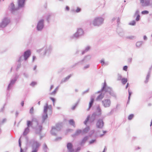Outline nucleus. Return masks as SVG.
Returning <instances> with one entry per match:
<instances>
[{"instance_id": "1", "label": "nucleus", "mask_w": 152, "mask_h": 152, "mask_svg": "<svg viewBox=\"0 0 152 152\" xmlns=\"http://www.w3.org/2000/svg\"><path fill=\"white\" fill-rule=\"evenodd\" d=\"M27 128L31 127L33 129L35 130L36 134H40L42 130V125H39L38 120L34 118H32L31 121L28 120L27 121Z\"/></svg>"}, {"instance_id": "2", "label": "nucleus", "mask_w": 152, "mask_h": 152, "mask_svg": "<svg viewBox=\"0 0 152 152\" xmlns=\"http://www.w3.org/2000/svg\"><path fill=\"white\" fill-rule=\"evenodd\" d=\"M26 0H18V7L15 8L14 4L12 3L9 6V8L12 13L16 15L18 13L19 8H23L24 7Z\"/></svg>"}, {"instance_id": "3", "label": "nucleus", "mask_w": 152, "mask_h": 152, "mask_svg": "<svg viewBox=\"0 0 152 152\" xmlns=\"http://www.w3.org/2000/svg\"><path fill=\"white\" fill-rule=\"evenodd\" d=\"M104 91L105 92L108 93L111 96L114 97L115 99L116 98L117 96L116 94L114 92L112 88L107 86L105 82L104 83V85L101 89L97 92V93H101Z\"/></svg>"}, {"instance_id": "4", "label": "nucleus", "mask_w": 152, "mask_h": 152, "mask_svg": "<svg viewBox=\"0 0 152 152\" xmlns=\"http://www.w3.org/2000/svg\"><path fill=\"white\" fill-rule=\"evenodd\" d=\"M49 110V111L52 112V107L51 105H48V103L45 104V105L44 107L43 113L42 115V123L43 124L45 121V120L48 118V115L47 114L48 110Z\"/></svg>"}, {"instance_id": "5", "label": "nucleus", "mask_w": 152, "mask_h": 152, "mask_svg": "<svg viewBox=\"0 0 152 152\" xmlns=\"http://www.w3.org/2000/svg\"><path fill=\"white\" fill-rule=\"evenodd\" d=\"M52 47L51 45L44 47L42 48L37 50L38 52H41V54L43 56L46 55L48 56L51 53Z\"/></svg>"}, {"instance_id": "6", "label": "nucleus", "mask_w": 152, "mask_h": 152, "mask_svg": "<svg viewBox=\"0 0 152 152\" xmlns=\"http://www.w3.org/2000/svg\"><path fill=\"white\" fill-rule=\"evenodd\" d=\"M84 33V31L82 28H78L77 31L73 35L70 36L69 37V38L71 39H78L83 35Z\"/></svg>"}, {"instance_id": "7", "label": "nucleus", "mask_w": 152, "mask_h": 152, "mask_svg": "<svg viewBox=\"0 0 152 152\" xmlns=\"http://www.w3.org/2000/svg\"><path fill=\"white\" fill-rule=\"evenodd\" d=\"M29 143L31 145L32 149L31 152H37L39 147L41 146V144L39 142L34 139L31 140Z\"/></svg>"}, {"instance_id": "8", "label": "nucleus", "mask_w": 152, "mask_h": 152, "mask_svg": "<svg viewBox=\"0 0 152 152\" xmlns=\"http://www.w3.org/2000/svg\"><path fill=\"white\" fill-rule=\"evenodd\" d=\"M104 21V18L102 17H96L93 20L92 22L90 21V25L92 23L94 26H99L102 24Z\"/></svg>"}, {"instance_id": "9", "label": "nucleus", "mask_w": 152, "mask_h": 152, "mask_svg": "<svg viewBox=\"0 0 152 152\" xmlns=\"http://www.w3.org/2000/svg\"><path fill=\"white\" fill-rule=\"evenodd\" d=\"M61 128V125L60 124H56V126H53L50 131L52 135L56 136V133L60 131Z\"/></svg>"}, {"instance_id": "10", "label": "nucleus", "mask_w": 152, "mask_h": 152, "mask_svg": "<svg viewBox=\"0 0 152 152\" xmlns=\"http://www.w3.org/2000/svg\"><path fill=\"white\" fill-rule=\"evenodd\" d=\"M96 117L97 116L96 114V113H93L91 117L90 115H88L86 119L84 122V124L86 125L88 121H89L90 123L93 122L95 120Z\"/></svg>"}, {"instance_id": "11", "label": "nucleus", "mask_w": 152, "mask_h": 152, "mask_svg": "<svg viewBox=\"0 0 152 152\" xmlns=\"http://www.w3.org/2000/svg\"><path fill=\"white\" fill-rule=\"evenodd\" d=\"M104 118V117H102L97 120L96 123V126L97 128L102 129L103 128L104 125L103 119Z\"/></svg>"}, {"instance_id": "12", "label": "nucleus", "mask_w": 152, "mask_h": 152, "mask_svg": "<svg viewBox=\"0 0 152 152\" xmlns=\"http://www.w3.org/2000/svg\"><path fill=\"white\" fill-rule=\"evenodd\" d=\"M10 22V19L5 17L2 19V21L0 23V28H4L7 26Z\"/></svg>"}, {"instance_id": "13", "label": "nucleus", "mask_w": 152, "mask_h": 152, "mask_svg": "<svg viewBox=\"0 0 152 152\" xmlns=\"http://www.w3.org/2000/svg\"><path fill=\"white\" fill-rule=\"evenodd\" d=\"M44 20L43 19L40 20L38 22L36 28L38 31H41L44 26Z\"/></svg>"}, {"instance_id": "14", "label": "nucleus", "mask_w": 152, "mask_h": 152, "mask_svg": "<svg viewBox=\"0 0 152 152\" xmlns=\"http://www.w3.org/2000/svg\"><path fill=\"white\" fill-rule=\"evenodd\" d=\"M102 103L104 107H108L110 106L111 101L110 99H105L102 100Z\"/></svg>"}, {"instance_id": "15", "label": "nucleus", "mask_w": 152, "mask_h": 152, "mask_svg": "<svg viewBox=\"0 0 152 152\" xmlns=\"http://www.w3.org/2000/svg\"><path fill=\"white\" fill-rule=\"evenodd\" d=\"M31 54V53L30 50H28L25 51L24 53L23 56L24 59L26 61L29 57Z\"/></svg>"}, {"instance_id": "16", "label": "nucleus", "mask_w": 152, "mask_h": 152, "mask_svg": "<svg viewBox=\"0 0 152 152\" xmlns=\"http://www.w3.org/2000/svg\"><path fill=\"white\" fill-rule=\"evenodd\" d=\"M116 31L118 35L121 37H124L125 35V32L123 29L120 28H118Z\"/></svg>"}, {"instance_id": "17", "label": "nucleus", "mask_w": 152, "mask_h": 152, "mask_svg": "<svg viewBox=\"0 0 152 152\" xmlns=\"http://www.w3.org/2000/svg\"><path fill=\"white\" fill-rule=\"evenodd\" d=\"M91 58V56L90 55H88L85 56L84 58L81 60L80 61L81 64H83L84 61L87 62L89 61Z\"/></svg>"}, {"instance_id": "18", "label": "nucleus", "mask_w": 152, "mask_h": 152, "mask_svg": "<svg viewBox=\"0 0 152 152\" xmlns=\"http://www.w3.org/2000/svg\"><path fill=\"white\" fill-rule=\"evenodd\" d=\"M89 138L88 136H85L79 142V144L81 146H83Z\"/></svg>"}, {"instance_id": "19", "label": "nucleus", "mask_w": 152, "mask_h": 152, "mask_svg": "<svg viewBox=\"0 0 152 152\" xmlns=\"http://www.w3.org/2000/svg\"><path fill=\"white\" fill-rule=\"evenodd\" d=\"M16 82V81L13 79H11L10 81V82L8 86L7 90L9 91L11 89L13 86L15 84Z\"/></svg>"}, {"instance_id": "20", "label": "nucleus", "mask_w": 152, "mask_h": 152, "mask_svg": "<svg viewBox=\"0 0 152 152\" xmlns=\"http://www.w3.org/2000/svg\"><path fill=\"white\" fill-rule=\"evenodd\" d=\"M67 147L69 152H74V150L73 148V145L71 143H68L67 145Z\"/></svg>"}, {"instance_id": "21", "label": "nucleus", "mask_w": 152, "mask_h": 152, "mask_svg": "<svg viewBox=\"0 0 152 152\" xmlns=\"http://www.w3.org/2000/svg\"><path fill=\"white\" fill-rule=\"evenodd\" d=\"M94 113H96L97 116L99 117L102 114V110L99 106H98L96 107V111Z\"/></svg>"}, {"instance_id": "22", "label": "nucleus", "mask_w": 152, "mask_h": 152, "mask_svg": "<svg viewBox=\"0 0 152 152\" xmlns=\"http://www.w3.org/2000/svg\"><path fill=\"white\" fill-rule=\"evenodd\" d=\"M94 98L92 97H91V101L89 104V107L87 109V110H89L90 108L92 107L94 101Z\"/></svg>"}, {"instance_id": "23", "label": "nucleus", "mask_w": 152, "mask_h": 152, "mask_svg": "<svg viewBox=\"0 0 152 152\" xmlns=\"http://www.w3.org/2000/svg\"><path fill=\"white\" fill-rule=\"evenodd\" d=\"M81 133H82V130L81 129H78L76 130L75 134L72 135L73 137L78 136Z\"/></svg>"}, {"instance_id": "24", "label": "nucleus", "mask_w": 152, "mask_h": 152, "mask_svg": "<svg viewBox=\"0 0 152 152\" xmlns=\"http://www.w3.org/2000/svg\"><path fill=\"white\" fill-rule=\"evenodd\" d=\"M72 74H70L69 75L66 77L64 78V79H63L61 82V83L62 84L63 83L65 82L66 81L68 80L72 76Z\"/></svg>"}, {"instance_id": "25", "label": "nucleus", "mask_w": 152, "mask_h": 152, "mask_svg": "<svg viewBox=\"0 0 152 152\" xmlns=\"http://www.w3.org/2000/svg\"><path fill=\"white\" fill-rule=\"evenodd\" d=\"M104 94H102V93H101L96 98V101H99L100 100H102L104 96Z\"/></svg>"}, {"instance_id": "26", "label": "nucleus", "mask_w": 152, "mask_h": 152, "mask_svg": "<svg viewBox=\"0 0 152 152\" xmlns=\"http://www.w3.org/2000/svg\"><path fill=\"white\" fill-rule=\"evenodd\" d=\"M91 48L90 46H87L86 47L85 49L84 50H83L82 51V55H83L84 54L86 53L88 51H89Z\"/></svg>"}, {"instance_id": "27", "label": "nucleus", "mask_w": 152, "mask_h": 152, "mask_svg": "<svg viewBox=\"0 0 152 152\" xmlns=\"http://www.w3.org/2000/svg\"><path fill=\"white\" fill-rule=\"evenodd\" d=\"M90 129V128L89 126H87L83 130H82V134H86L88 132Z\"/></svg>"}, {"instance_id": "28", "label": "nucleus", "mask_w": 152, "mask_h": 152, "mask_svg": "<svg viewBox=\"0 0 152 152\" xmlns=\"http://www.w3.org/2000/svg\"><path fill=\"white\" fill-rule=\"evenodd\" d=\"M149 0H145V3L142 4V6H148L150 4Z\"/></svg>"}, {"instance_id": "29", "label": "nucleus", "mask_w": 152, "mask_h": 152, "mask_svg": "<svg viewBox=\"0 0 152 152\" xmlns=\"http://www.w3.org/2000/svg\"><path fill=\"white\" fill-rule=\"evenodd\" d=\"M42 148L44 152H47L48 150H49V149L45 143H44L42 146Z\"/></svg>"}, {"instance_id": "30", "label": "nucleus", "mask_w": 152, "mask_h": 152, "mask_svg": "<svg viewBox=\"0 0 152 152\" xmlns=\"http://www.w3.org/2000/svg\"><path fill=\"white\" fill-rule=\"evenodd\" d=\"M29 132V128L26 127L23 132V135L25 136Z\"/></svg>"}, {"instance_id": "31", "label": "nucleus", "mask_w": 152, "mask_h": 152, "mask_svg": "<svg viewBox=\"0 0 152 152\" xmlns=\"http://www.w3.org/2000/svg\"><path fill=\"white\" fill-rule=\"evenodd\" d=\"M143 42L142 41L137 42H136V45L138 48H139L143 44Z\"/></svg>"}, {"instance_id": "32", "label": "nucleus", "mask_w": 152, "mask_h": 152, "mask_svg": "<svg viewBox=\"0 0 152 152\" xmlns=\"http://www.w3.org/2000/svg\"><path fill=\"white\" fill-rule=\"evenodd\" d=\"M69 123L71 125L73 126L74 127H75V122L73 119H70L69 121Z\"/></svg>"}, {"instance_id": "33", "label": "nucleus", "mask_w": 152, "mask_h": 152, "mask_svg": "<svg viewBox=\"0 0 152 152\" xmlns=\"http://www.w3.org/2000/svg\"><path fill=\"white\" fill-rule=\"evenodd\" d=\"M52 16V14L50 13L48 14L46 18V20L48 23H49L50 20Z\"/></svg>"}, {"instance_id": "34", "label": "nucleus", "mask_w": 152, "mask_h": 152, "mask_svg": "<svg viewBox=\"0 0 152 152\" xmlns=\"http://www.w3.org/2000/svg\"><path fill=\"white\" fill-rule=\"evenodd\" d=\"M150 75H151L150 71L148 72V75L146 77V80L145 81V83H147V82H148L149 79V77L150 76Z\"/></svg>"}, {"instance_id": "35", "label": "nucleus", "mask_w": 152, "mask_h": 152, "mask_svg": "<svg viewBox=\"0 0 152 152\" xmlns=\"http://www.w3.org/2000/svg\"><path fill=\"white\" fill-rule=\"evenodd\" d=\"M81 10V8L79 7H77L75 11V10L74 9H72L71 10V11L73 12H76L78 13L80 12Z\"/></svg>"}, {"instance_id": "36", "label": "nucleus", "mask_w": 152, "mask_h": 152, "mask_svg": "<svg viewBox=\"0 0 152 152\" xmlns=\"http://www.w3.org/2000/svg\"><path fill=\"white\" fill-rule=\"evenodd\" d=\"M82 65L81 64V62L80 61H78L77 63H75L74 64L71 66L72 68H73L75 67L77 65Z\"/></svg>"}, {"instance_id": "37", "label": "nucleus", "mask_w": 152, "mask_h": 152, "mask_svg": "<svg viewBox=\"0 0 152 152\" xmlns=\"http://www.w3.org/2000/svg\"><path fill=\"white\" fill-rule=\"evenodd\" d=\"M121 82L124 85L127 82V79L126 78H123L121 79Z\"/></svg>"}, {"instance_id": "38", "label": "nucleus", "mask_w": 152, "mask_h": 152, "mask_svg": "<svg viewBox=\"0 0 152 152\" xmlns=\"http://www.w3.org/2000/svg\"><path fill=\"white\" fill-rule=\"evenodd\" d=\"M128 92H129V96H128V101L127 102V104H128L129 102V100L130 99L131 95L132 94V92L130 91L129 89H128Z\"/></svg>"}, {"instance_id": "39", "label": "nucleus", "mask_w": 152, "mask_h": 152, "mask_svg": "<svg viewBox=\"0 0 152 152\" xmlns=\"http://www.w3.org/2000/svg\"><path fill=\"white\" fill-rule=\"evenodd\" d=\"M23 55H21L18 58V63L20 62L23 60Z\"/></svg>"}, {"instance_id": "40", "label": "nucleus", "mask_w": 152, "mask_h": 152, "mask_svg": "<svg viewBox=\"0 0 152 152\" xmlns=\"http://www.w3.org/2000/svg\"><path fill=\"white\" fill-rule=\"evenodd\" d=\"M23 75L24 77L26 78H28L29 77V75L28 73L24 72L23 74Z\"/></svg>"}, {"instance_id": "41", "label": "nucleus", "mask_w": 152, "mask_h": 152, "mask_svg": "<svg viewBox=\"0 0 152 152\" xmlns=\"http://www.w3.org/2000/svg\"><path fill=\"white\" fill-rule=\"evenodd\" d=\"M19 75H18L17 73H16L15 75L14 78L13 79L16 81L17 79L19 78Z\"/></svg>"}, {"instance_id": "42", "label": "nucleus", "mask_w": 152, "mask_h": 152, "mask_svg": "<svg viewBox=\"0 0 152 152\" xmlns=\"http://www.w3.org/2000/svg\"><path fill=\"white\" fill-rule=\"evenodd\" d=\"M21 65L20 62L19 63V64H17V66L16 68V70L17 71L21 67Z\"/></svg>"}, {"instance_id": "43", "label": "nucleus", "mask_w": 152, "mask_h": 152, "mask_svg": "<svg viewBox=\"0 0 152 152\" xmlns=\"http://www.w3.org/2000/svg\"><path fill=\"white\" fill-rule=\"evenodd\" d=\"M96 139L92 140L89 142V144L90 145L94 143H96Z\"/></svg>"}, {"instance_id": "44", "label": "nucleus", "mask_w": 152, "mask_h": 152, "mask_svg": "<svg viewBox=\"0 0 152 152\" xmlns=\"http://www.w3.org/2000/svg\"><path fill=\"white\" fill-rule=\"evenodd\" d=\"M126 38L130 39H135V37L134 36H128L126 37Z\"/></svg>"}, {"instance_id": "45", "label": "nucleus", "mask_w": 152, "mask_h": 152, "mask_svg": "<svg viewBox=\"0 0 152 152\" xmlns=\"http://www.w3.org/2000/svg\"><path fill=\"white\" fill-rule=\"evenodd\" d=\"M136 22L134 20H132L129 23V24L132 26H134Z\"/></svg>"}, {"instance_id": "46", "label": "nucleus", "mask_w": 152, "mask_h": 152, "mask_svg": "<svg viewBox=\"0 0 152 152\" xmlns=\"http://www.w3.org/2000/svg\"><path fill=\"white\" fill-rule=\"evenodd\" d=\"M149 13V12L147 10H144L141 13L142 15L147 14Z\"/></svg>"}, {"instance_id": "47", "label": "nucleus", "mask_w": 152, "mask_h": 152, "mask_svg": "<svg viewBox=\"0 0 152 152\" xmlns=\"http://www.w3.org/2000/svg\"><path fill=\"white\" fill-rule=\"evenodd\" d=\"M134 115L133 114H131L128 117V119L129 120H131L134 117Z\"/></svg>"}, {"instance_id": "48", "label": "nucleus", "mask_w": 152, "mask_h": 152, "mask_svg": "<svg viewBox=\"0 0 152 152\" xmlns=\"http://www.w3.org/2000/svg\"><path fill=\"white\" fill-rule=\"evenodd\" d=\"M90 65L89 64H87L83 67V69H86L90 67Z\"/></svg>"}, {"instance_id": "49", "label": "nucleus", "mask_w": 152, "mask_h": 152, "mask_svg": "<svg viewBox=\"0 0 152 152\" xmlns=\"http://www.w3.org/2000/svg\"><path fill=\"white\" fill-rule=\"evenodd\" d=\"M100 62L101 63L102 66L104 65L105 62L104 60V59H102L100 61Z\"/></svg>"}, {"instance_id": "50", "label": "nucleus", "mask_w": 152, "mask_h": 152, "mask_svg": "<svg viewBox=\"0 0 152 152\" xmlns=\"http://www.w3.org/2000/svg\"><path fill=\"white\" fill-rule=\"evenodd\" d=\"M140 15H137L136 18L135 19L137 21H138L140 20Z\"/></svg>"}, {"instance_id": "51", "label": "nucleus", "mask_w": 152, "mask_h": 152, "mask_svg": "<svg viewBox=\"0 0 152 152\" xmlns=\"http://www.w3.org/2000/svg\"><path fill=\"white\" fill-rule=\"evenodd\" d=\"M7 121L6 118H4L3 119L1 122H0V125L5 123Z\"/></svg>"}, {"instance_id": "52", "label": "nucleus", "mask_w": 152, "mask_h": 152, "mask_svg": "<svg viewBox=\"0 0 152 152\" xmlns=\"http://www.w3.org/2000/svg\"><path fill=\"white\" fill-rule=\"evenodd\" d=\"M5 105H6V104H4L3 106L1 108V110H0V112H4L5 106Z\"/></svg>"}, {"instance_id": "53", "label": "nucleus", "mask_w": 152, "mask_h": 152, "mask_svg": "<svg viewBox=\"0 0 152 152\" xmlns=\"http://www.w3.org/2000/svg\"><path fill=\"white\" fill-rule=\"evenodd\" d=\"M122 76L120 74H118V80H121Z\"/></svg>"}, {"instance_id": "54", "label": "nucleus", "mask_w": 152, "mask_h": 152, "mask_svg": "<svg viewBox=\"0 0 152 152\" xmlns=\"http://www.w3.org/2000/svg\"><path fill=\"white\" fill-rule=\"evenodd\" d=\"M37 84V82H32L30 84V86H34L35 85Z\"/></svg>"}, {"instance_id": "55", "label": "nucleus", "mask_w": 152, "mask_h": 152, "mask_svg": "<svg viewBox=\"0 0 152 152\" xmlns=\"http://www.w3.org/2000/svg\"><path fill=\"white\" fill-rule=\"evenodd\" d=\"M34 108L33 107H32L30 110V113L31 114H32L33 113Z\"/></svg>"}, {"instance_id": "56", "label": "nucleus", "mask_w": 152, "mask_h": 152, "mask_svg": "<svg viewBox=\"0 0 152 152\" xmlns=\"http://www.w3.org/2000/svg\"><path fill=\"white\" fill-rule=\"evenodd\" d=\"M89 91V88H88L86 91H85L83 92L82 93V95H83L86 93L88 92Z\"/></svg>"}, {"instance_id": "57", "label": "nucleus", "mask_w": 152, "mask_h": 152, "mask_svg": "<svg viewBox=\"0 0 152 152\" xmlns=\"http://www.w3.org/2000/svg\"><path fill=\"white\" fill-rule=\"evenodd\" d=\"M50 99L52 101V102H53V105H54V102L55 101V98H53V97H50Z\"/></svg>"}, {"instance_id": "58", "label": "nucleus", "mask_w": 152, "mask_h": 152, "mask_svg": "<svg viewBox=\"0 0 152 152\" xmlns=\"http://www.w3.org/2000/svg\"><path fill=\"white\" fill-rule=\"evenodd\" d=\"M18 142H19V146L20 147V149L21 148V142L20 141V137L19 139Z\"/></svg>"}, {"instance_id": "59", "label": "nucleus", "mask_w": 152, "mask_h": 152, "mask_svg": "<svg viewBox=\"0 0 152 152\" xmlns=\"http://www.w3.org/2000/svg\"><path fill=\"white\" fill-rule=\"evenodd\" d=\"M128 66H125L123 67V70L125 71H127V70Z\"/></svg>"}, {"instance_id": "60", "label": "nucleus", "mask_w": 152, "mask_h": 152, "mask_svg": "<svg viewBox=\"0 0 152 152\" xmlns=\"http://www.w3.org/2000/svg\"><path fill=\"white\" fill-rule=\"evenodd\" d=\"M77 106V104H75V105L73 106V107H72V110H74L75 109L76 107Z\"/></svg>"}, {"instance_id": "61", "label": "nucleus", "mask_w": 152, "mask_h": 152, "mask_svg": "<svg viewBox=\"0 0 152 152\" xmlns=\"http://www.w3.org/2000/svg\"><path fill=\"white\" fill-rule=\"evenodd\" d=\"M81 149V148L80 147H78L75 150V152H77L79 151Z\"/></svg>"}, {"instance_id": "62", "label": "nucleus", "mask_w": 152, "mask_h": 152, "mask_svg": "<svg viewBox=\"0 0 152 152\" xmlns=\"http://www.w3.org/2000/svg\"><path fill=\"white\" fill-rule=\"evenodd\" d=\"M120 23V19H119V18H118L117 20V24L118 26V25H119Z\"/></svg>"}, {"instance_id": "63", "label": "nucleus", "mask_w": 152, "mask_h": 152, "mask_svg": "<svg viewBox=\"0 0 152 152\" xmlns=\"http://www.w3.org/2000/svg\"><path fill=\"white\" fill-rule=\"evenodd\" d=\"M139 11L138 10H137L135 13L134 16H136V15H139Z\"/></svg>"}, {"instance_id": "64", "label": "nucleus", "mask_w": 152, "mask_h": 152, "mask_svg": "<svg viewBox=\"0 0 152 152\" xmlns=\"http://www.w3.org/2000/svg\"><path fill=\"white\" fill-rule=\"evenodd\" d=\"M56 91L54 90L50 94V95H54L56 93Z\"/></svg>"}]
</instances>
